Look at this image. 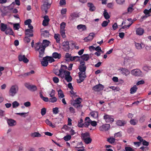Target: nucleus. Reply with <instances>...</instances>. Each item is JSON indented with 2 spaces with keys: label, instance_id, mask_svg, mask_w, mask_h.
I'll list each match as a JSON object with an SVG mask.
<instances>
[{
  "label": "nucleus",
  "instance_id": "obj_4",
  "mask_svg": "<svg viewBox=\"0 0 151 151\" xmlns=\"http://www.w3.org/2000/svg\"><path fill=\"white\" fill-rule=\"evenodd\" d=\"M85 62L84 61L81 60L80 63V65L78 67L80 72L79 73H86V66L85 65Z\"/></svg>",
  "mask_w": 151,
  "mask_h": 151
},
{
  "label": "nucleus",
  "instance_id": "obj_53",
  "mask_svg": "<svg viewBox=\"0 0 151 151\" xmlns=\"http://www.w3.org/2000/svg\"><path fill=\"white\" fill-rule=\"evenodd\" d=\"M49 35V32L47 30H45L43 32V33L42 34V36L46 37H48Z\"/></svg>",
  "mask_w": 151,
  "mask_h": 151
},
{
  "label": "nucleus",
  "instance_id": "obj_61",
  "mask_svg": "<svg viewBox=\"0 0 151 151\" xmlns=\"http://www.w3.org/2000/svg\"><path fill=\"white\" fill-rule=\"evenodd\" d=\"M29 37L26 36L24 39V41L25 42L28 43L30 42L31 39L29 38Z\"/></svg>",
  "mask_w": 151,
  "mask_h": 151
},
{
  "label": "nucleus",
  "instance_id": "obj_59",
  "mask_svg": "<svg viewBox=\"0 0 151 151\" xmlns=\"http://www.w3.org/2000/svg\"><path fill=\"white\" fill-rule=\"evenodd\" d=\"M46 109L45 108H42L41 109V113L42 116H44L46 114Z\"/></svg>",
  "mask_w": 151,
  "mask_h": 151
},
{
  "label": "nucleus",
  "instance_id": "obj_57",
  "mask_svg": "<svg viewBox=\"0 0 151 151\" xmlns=\"http://www.w3.org/2000/svg\"><path fill=\"white\" fill-rule=\"evenodd\" d=\"M73 106L78 109H79L82 107V106L80 104H73Z\"/></svg>",
  "mask_w": 151,
  "mask_h": 151
},
{
  "label": "nucleus",
  "instance_id": "obj_40",
  "mask_svg": "<svg viewBox=\"0 0 151 151\" xmlns=\"http://www.w3.org/2000/svg\"><path fill=\"white\" fill-rule=\"evenodd\" d=\"M83 122V120L81 119L78 122V126L79 127H83V123H82Z\"/></svg>",
  "mask_w": 151,
  "mask_h": 151
},
{
  "label": "nucleus",
  "instance_id": "obj_27",
  "mask_svg": "<svg viewBox=\"0 0 151 151\" xmlns=\"http://www.w3.org/2000/svg\"><path fill=\"white\" fill-rule=\"evenodd\" d=\"M7 123L9 125L11 126H13L16 124L15 121L11 119H8L7 121Z\"/></svg>",
  "mask_w": 151,
  "mask_h": 151
},
{
  "label": "nucleus",
  "instance_id": "obj_49",
  "mask_svg": "<svg viewBox=\"0 0 151 151\" xmlns=\"http://www.w3.org/2000/svg\"><path fill=\"white\" fill-rule=\"evenodd\" d=\"M45 122L50 126L51 127H54V125L52 124V123L48 119H46L45 121Z\"/></svg>",
  "mask_w": 151,
  "mask_h": 151
},
{
  "label": "nucleus",
  "instance_id": "obj_24",
  "mask_svg": "<svg viewBox=\"0 0 151 151\" xmlns=\"http://www.w3.org/2000/svg\"><path fill=\"white\" fill-rule=\"evenodd\" d=\"M5 33L6 35H9L14 36V34L11 28H7L5 31Z\"/></svg>",
  "mask_w": 151,
  "mask_h": 151
},
{
  "label": "nucleus",
  "instance_id": "obj_39",
  "mask_svg": "<svg viewBox=\"0 0 151 151\" xmlns=\"http://www.w3.org/2000/svg\"><path fill=\"white\" fill-rule=\"evenodd\" d=\"M135 45L136 48L138 50H141L142 49V46L141 44L135 42Z\"/></svg>",
  "mask_w": 151,
  "mask_h": 151
},
{
  "label": "nucleus",
  "instance_id": "obj_64",
  "mask_svg": "<svg viewBox=\"0 0 151 151\" xmlns=\"http://www.w3.org/2000/svg\"><path fill=\"white\" fill-rule=\"evenodd\" d=\"M32 22V21L30 19H28L26 20L24 22V24L25 25H28L30 24Z\"/></svg>",
  "mask_w": 151,
  "mask_h": 151
},
{
  "label": "nucleus",
  "instance_id": "obj_43",
  "mask_svg": "<svg viewBox=\"0 0 151 151\" xmlns=\"http://www.w3.org/2000/svg\"><path fill=\"white\" fill-rule=\"evenodd\" d=\"M58 95L59 97L63 98L64 97V95L63 93V92L60 89L58 91Z\"/></svg>",
  "mask_w": 151,
  "mask_h": 151
},
{
  "label": "nucleus",
  "instance_id": "obj_23",
  "mask_svg": "<svg viewBox=\"0 0 151 151\" xmlns=\"http://www.w3.org/2000/svg\"><path fill=\"white\" fill-rule=\"evenodd\" d=\"M79 17L78 15L76 13L74 12L70 14V16L69 17V19L70 20H73L75 18L78 17Z\"/></svg>",
  "mask_w": 151,
  "mask_h": 151
},
{
  "label": "nucleus",
  "instance_id": "obj_14",
  "mask_svg": "<svg viewBox=\"0 0 151 151\" xmlns=\"http://www.w3.org/2000/svg\"><path fill=\"white\" fill-rule=\"evenodd\" d=\"M91 119L88 117H86L85 119V122L83 123V127H88V126L90 124Z\"/></svg>",
  "mask_w": 151,
  "mask_h": 151
},
{
  "label": "nucleus",
  "instance_id": "obj_22",
  "mask_svg": "<svg viewBox=\"0 0 151 151\" xmlns=\"http://www.w3.org/2000/svg\"><path fill=\"white\" fill-rule=\"evenodd\" d=\"M80 58H81L82 60V61H88L89 59V55L88 54H84L83 55L80 56Z\"/></svg>",
  "mask_w": 151,
  "mask_h": 151
},
{
  "label": "nucleus",
  "instance_id": "obj_21",
  "mask_svg": "<svg viewBox=\"0 0 151 151\" xmlns=\"http://www.w3.org/2000/svg\"><path fill=\"white\" fill-rule=\"evenodd\" d=\"M41 63L44 66L46 67L48 65V61L46 56L43 58V60L41 62Z\"/></svg>",
  "mask_w": 151,
  "mask_h": 151
},
{
  "label": "nucleus",
  "instance_id": "obj_48",
  "mask_svg": "<svg viewBox=\"0 0 151 151\" xmlns=\"http://www.w3.org/2000/svg\"><path fill=\"white\" fill-rule=\"evenodd\" d=\"M46 57L47 58L48 61H49L50 63H52L55 61V60L53 59V57H52L48 56H46Z\"/></svg>",
  "mask_w": 151,
  "mask_h": 151
},
{
  "label": "nucleus",
  "instance_id": "obj_13",
  "mask_svg": "<svg viewBox=\"0 0 151 151\" xmlns=\"http://www.w3.org/2000/svg\"><path fill=\"white\" fill-rule=\"evenodd\" d=\"M19 60L20 61H23L25 63L28 62L29 60L27 58H26L25 55H19L18 56Z\"/></svg>",
  "mask_w": 151,
  "mask_h": 151
},
{
  "label": "nucleus",
  "instance_id": "obj_51",
  "mask_svg": "<svg viewBox=\"0 0 151 151\" xmlns=\"http://www.w3.org/2000/svg\"><path fill=\"white\" fill-rule=\"evenodd\" d=\"M71 55L69 53H66L65 54V60L67 61L68 60V58H69L70 57Z\"/></svg>",
  "mask_w": 151,
  "mask_h": 151
},
{
  "label": "nucleus",
  "instance_id": "obj_47",
  "mask_svg": "<svg viewBox=\"0 0 151 151\" xmlns=\"http://www.w3.org/2000/svg\"><path fill=\"white\" fill-rule=\"evenodd\" d=\"M20 27V25L19 23H16L13 24L14 29L15 30H18Z\"/></svg>",
  "mask_w": 151,
  "mask_h": 151
},
{
  "label": "nucleus",
  "instance_id": "obj_3",
  "mask_svg": "<svg viewBox=\"0 0 151 151\" xmlns=\"http://www.w3.org/2000/svg\"><path fill=\"white\" fill-rule=\"evenodd\" d=\"M19 90V87L17 85L12 86L9 91V96H14L17 93Z\"/></svg>",
  "mask_w": 151,
  "mask_h": 151
},
{
  "label": "nucleus",
  "instance_id": "obj_41",
  "mask_svg": "<svg viewBox=\"0 0 151 151\" xmlns=\"http://www.w3.org/2000/svg\"><path fill=\"white\" fill-rule=\"evenodd\" d=\"M90 114L91 116L94 118L97 117L98 116V113L97 112H91Z\"/></svg>",
  "mask_w": 151,
  "mask_h": 151
},
{
  "label": "nucleus",
  "instance_id": "obj_32",
  "mask_svg": "<svg viewBox=\"0 0 151 151\" xmlns=\"http://www.w3.org/2000/svg\"><path fill=\"white\" fill-rule=\"evenodd\" d=\"M126 122L124 121L118 120L116 122V124L119 126H124Z\"/></svg>",
  "mask_w": 151,
  "mask_h": 151
},
{
  "label": "nucleus",
  "instance_id": "obj_62",
  "mask_svg": "<svg viewBox=\"0 0 151 151\" xmlns=\"http://www.w3.org/2000/svg\"><path fill=\"white\" fill-rule=\"evenodd\" d=\"M146 116L145 115H143L140 118L139 121L141 123L144 122Z\"/></svg>",
  "mask_w": 151,
  "mask_h": 151
},
{
  "label": "nucleus",
  "instance_id": "obj_33",
  "mask_svg": "<svg viewBox=\"0 0 151 151\" xmlns=\"http://www.w3.org/2000/svg\"><path fill=\"white\" fill-rule=\"evenodd\" d=\"M137 89V87L136 85H134L130 89V93L133 94L135 93Z\"/></svg>",
  "mask_w": 151,
  "mask_h": 151
},
{
  "label": "nucleus",
  "instance_id": "obj_5",
  "mask_svg": "<svg viewBox=\"0 0 151 151\" xmlns=\"http://www.w3.org/2000/svg\"><path fill=\"white\" fill-rule=\"evenodd\" d=\"M24 86L28 90L31 91H35L37 90V88L36 86L30 85L29 83H25Z\"/></svg>",
  "mask_w": 151,
  "mask_h": 151
},
{
  "label": "nucleus",
  "instance_id": "obj_16",
  "mask_svg": "<svg viewBox=\"0 0 151 151\" xmlns=\"http://www.w3.org/2000/svg\"><path fill=\"white\" fill-rule=\"evenodd\" d=\"M33 32L32 29H27L25 30V34L28 37H32L33 36Z\"/></svg>",
  "mask_w": 151,
  "mask_h": 151
},
{
  "label": "nucleus",
  "instance_id": "obj_38",
  "mask_svg": "<svg viewBox=\"0 0 151 151\" xmlns=\"http://www.w3.org/2000/svg\"><path fill=\"white\" fill-rule=\"evenodd\" d=\"M104 16L106 19H107L110 18V16L106 10H104Z\"/></svg>",
  "mask_w": 151,
  "mask_h": 151
},
{
  "label": "nucleus",
  "instance_id": "obj_7",
  "mask_svg": "<svg viewBox=\"0 0 151 151\" xmlns=\"http://www.w3.org/2000/svg\"><path fill=\"white\" fill-rule=\"evenodd\" d=\"M131 73L137 76H140L142 75V72L139 69H134L132 70Z\"/></svg>",
  "mask_w": 151,
  "mask_h": 151
},
{
  "label": "nucleus",
  "instance_id": "obj_30",
  "mask_svg": "<svg viewBox=\"0 0 151 151\" xmlns=\"http://www.w3.org/2000/svg\"><path fill=\"white\" fill-rule=\"evenodd\" d=\"M52 56L53 58L55 59H60L61 57V54L57 52H54L52 53Z\"/></svg>",
  "mask_w": 151,
  "mask_h": 151
},
{
  "label": "nucleus",
  "instance_id": "obj_63",
  "mask_svg": "<svg viewBox=\"0 0 151 151\" xmlns=\"http://www.w3.org/2000/svg\"><path fill=\"white\" fill-rule=\"evenodd\" d=\"M52 80L53 82L55 83H58L59 82L58 78L56 77H54L53 78Z\"/></svg>",
  "mask_w": 151,
  "mask_h": 151
},
{
  "label": "nucleus",
  "instance_id": "obj_6",
  "mask_svg": "<svg viewBox=\"0 0 151 151\" xmlns=\"http://www.w3.org/2000/svg\"><path fill=\"white\" fill-rule=\"evenodd\" d=\"M78 74L79 79L77 80V82L78 83H80L84 81L86 76V73H79Z\"/></svg>",
  "mask_w": 151,
  "mask_h": 151
},
{
  "label": "nucleus",
  "instance_id": "obj_45",
  "mask_svg": "<svg viewBox=\"0 0 151 151\" xmlns=\"http://www.w3.org/2000/svg\"><path fill=\"white\" fill-rule=\"evenodd\" d=\"M73 61H75L76 62L78 61L80 62V61L82 60H80V56H73Z\"/></svg>",
  "mask_w": 151,
  "mask_h": 151
},
{
  "label": "nucleus",
  "instance_id": "obj_60",
  "mask_svg": "<svg viewBox=\"0 0 151 151\" xmlns=\"http://www.w3.org/2000/svg\"><path fill=\"white\" fill-rule=\"evenodd\" d=\"M52 111L54 114H57L59 112L58 108V107L53 108L52 109Z\"/></svg>",
  "mask_w": 151,
  "mask_h": 151
},
{
  "label": "nucleus",
  "instance_id": "obj_55",
  "mask_svg": "<svg viewBox=\"0 0 151 151\" xmlns=\"http://www.w3.org/2000/svg\"><path fill=\"white\" fill-rule=\"evenodd\" d=\"M122 136V133L121 132H119L115 133L114 134V137L116 138L117 137H120Z\"/></svg>",
  "mask_w": 151,
  "mask_h": 151
},
{
  "label": "nucleus",
  "instance_id": "obj_54",
  "mask_svg": "<svg viewBox=\"0 0 151 151\" xmlns=\"http://www.w3.org/2000/svg\"><path fill=\"white\" fill-rule=\"evenodd\" d=\"M65 25L66 24L65 22L61 23L60 25V30H65Z\"/></svg>",
  "mask_w": 151,
  "mask_h": 151
},
{
  "label": "nucleus",
  "instance_id": "obj_26",
  "mask_svg": "<svg viewBox=\"0 0 151 151\" xmlns=\"http://www.w3.org/2000/svg\"><path fill=\"white\" fill-rule=\"evenodd\" d=\"M9 9H7L6 7H4L3 9L1 11L3 16H5L8 14L9 13Z\"/></svg>",
  "mask_w": 151,
  "mask_h": 151
},
{
  "label": "nucleus",
  "instance_id": "obj_52",
  "mask_svg": "<svg viewBox=\"0 0 151 151\" xmlns=\"http://www.w3.org/2000/svg\"><path fill=\"white\" fill-rule=\"evenodd\" d=\"M57 101V99L55 97H52L49 99V101L52 103L56 102Z\"/></svg>",
  "mask_w": 151,
  "mask_h": 151
},
{
  "label": "nucleus",
  "instance_id": "obj_29",
  "mask_svg": "<svg viewBox=\"0 0 151 151\" xmlns=\"http://www.w3.org/2000/svg\"><path fill=\"white\" fill-rule=\"evenodd\" d=\"M90 137V134L88 132H86L85 133L81 134V138L82 140Z\"/></svg>",
  "mask_w": 151,
  "mask_h": 151
},
{
  "label": "nucleus",
  "instance_id": "obj_19",
  "mask_svg": "<svg viewBox=\"0 0 151 151\" xmlns=\"http://www.w3.org/2000/svg\"><path fill=\"white\" fill-rule=\"evenodd\" d=\"M136 32L137 35H141L144 33V30L142 28L139 27L137 29Z\"/></svg>",
  "mask_w": 151,
  "mask_h": 151
},
{
  "label": "nucleus",
  "instance_id": "obj_8",
  "mask_svg": "<svg viewBox=\"0 0 151 151\" xmlns=\"http://www.w3.org/2000/svg\"><path fill=\"white\" fill-rule=\"evenodd\" d=\"M65 78L68 82H71L72 79L71 76H70V72L69 71H65Z\"/></svg>",
  "mask_w": 151,
  "mask_h": 151
},
{
  "label": "nucleus",
  "instance_id": "obj_36",
  "mask_svg": "<svg viewBox=\"0 0 151 151\" xmlns=\"http://www.w3.org/2000/svg\"><path fill=\"white\" fill-rule=\"evenodd\" d=\"M115 140V138H113L112 137H110L109 138H108L107 139V141L111 144L114 143Z\"/></svg>",
  "mask_w": 151,
  "mask_h": 151
},
{
  "label": "nucleus",
  "instance_id": "obj_1",
  "mask_svg": "<svg viewBox=\"0 0 151 151\" xmlns=\"http://www.w3.org/2000/svg\"><path fill=\"white\" fill-rule=\"evenodd\" d=\"M35 50L38 51L39 53V57L42 58L45 53V48L42 43L38 42L36 43L35 47Z\"/></svg>",
  "mask_w": 151,
  "mask_h": 151
},
{
  "label": "nucleus",
  "instance_id": "obj_50",
  "mask_svg": "<svg viewBox=\"0 0 151 151\" xmlns=\"http://www.w3.org/2000/svg\"><path fill=\"white\" fill-rule=\"evenodd\" d=\"M60 33L61 36L63 38L65 37L66 36L65 30H60Z\"/></svg>",
  "mask_w": 151,
  "mask_h": 151
},
{
  "label": "nucleus",
  "instance_id": "obj_44",
  "mask_svg": "<svg viewBox=\"0 0 151 151\" xmlns=\"http://www.w3.org/2000/svg\"><path fill=\"white\" fill-rule=\"evenodd\" d=\"M54 37L55 39L56 40L57 42L59 43L60 42V39L59 35L58 34H55Z\"/></svg>",
  "mask_w": 151,
  "mask_h": 151
},
{
  "label": "nucleus",
  "instance_id": "obj_42",
  "mask_svg": "<svg viewBox=\"0 0 151 151\" xmlns=\"http://www.w3.org/2000/svg\"><path fill=\"white\" fill-rule=\"evenodd\" d=\"M31 136L33 137H40L41 135L38 132H35L32 133L31 134Z\"/></svg>",
  "mask_w": 151,
  "mask_h": 151
},
{
  "label": "nucleus",
  "instance_id": "obj_10",
  "mask_svg": "<svg viewBox=\"0 0 151 151\" xmlns=\"http://www.w3.org/2000/svg\"><path fill=\"white\" fill-rule=\"evenodd\" d=\"M104 88V86L99 83L93 86V87L92 89L95 91H99L102 90Z\"/></svg>",
  "mask_w": 151,
  "mask_h": 151
},
{
  "label": "nucleus",
  "instance_id": "obj_34",
  "mask_svg": "<svg viewBox=\"0 0 151 151\" xmlns=\"http://www.w3.org/2000/svg\"><path fill=\"white\" fill-rule=\"evenodd\" d=\"M50 43V42L49 41L46 40H43L42 43V45H43L44 47L46 48V47L49 45Z\"/></svg>",
  "mask_w": 151,
  "mask_h": 151
},
{
  "label": "nucleus",
  "instance_id": "obj_28",
  "mask_svg": "<svg viewBox=\"0 0 151 151\" xmlns=\"http://www.w3.org/2000/svg\"><path fill=\"white\" fill-rule=\"evenodd\" d=\"M122 72V74L123 75L127 76L129 74L130 71L127 69L125 68H122L121 70Z\"/></svg>",
  "mask_w": 151,
  "mask_h": 151
},
{
  "label": "nucleus",
  "instance_id": "obj_12",
  "mask_svg": "<svg viewBox=\"0 0 151 151\" xmlns=\"http://www.w3.org/2000/svg\"><path fill=\"white\" fill-rule=\"evenodd\" d=\"M110 127L109 124H104L100 127L99 129L101 131H106L109 129Z\"/></svg>",
  "mask_w": 151,
  "mask_h": 151
},
{
  "label": "nucleus",
  "instance_id": "obj_46",
  "mask_svg": "<svg viewBox=\"0 0 151 151\" xmlns=\"http://www.w3.org/2000/svg\"><path fill=\"white\" fill-rule=\"evenodd\" d=\"M19 105V104L17 101H14L12 103V106L14 108H16Z\"/></svg>",
  "mask_w": 151,
  "mask_h": 151
},
{
  "label": "nucleus",
  "instance_id": "obj_35",
  "mask_svg": "<svg viewBox=\"0 0 151 151\" xmlns=\"http://www.w3.org/2000/svg\"><path fill=\"white\" fill-rule=\"evenodd\" d=\"M85 143L87 144L91 143L92 141V139L90 138V137L84 139L83 140Z\"/></svg>",
  "mask_w": 151,
  "mask_h": 151
},
{
  "label": "nucleus",
  "instance_id": "obj_2",
  "mask_svg": "<svg viewBox=\"0 0 151 151\" xmlns=\"http://www.w3.org/2000/svg\"><path fill=\"white\" fill-rule=\"evenodd\" d=\"M52 2V0H45L43 4L41 6L42 11H44L46 14L47 12L48 9L50 7Z\"/></svg>",
  "mask_w": 151,
  "mask_h": 151
},
{
  "label": "nucleus",
  "instance_id": "obj_31",
  "mask_svg": "<svg viewBox=\"0 0 151 151\" xmlns=\"http://www.w3.org/2000/svg\"><path fill=\"white\" fill-rule=\"evenodd\" d=\"M0 25V29L1 31L2 32H5L7 29V25L3 23H1Z\"/></svg>",
  "mask_w": 151,
  "mask_h": 151
},
{
  "label": "nucleus",
  "instance_id": "obj_9",
  "mask_svg": "<svg viewBox=\"0 0 151 151\" xmlns=\"http://www.w3.org/2000/svg\"><path fill=\"white\" fill-rule=\"evenodd\" d=\"M63 49L66 52H68L70 48L69 42L68 41L64 42L62 43Z\"/></svg>",
  "mask_w": 151,
  "mask_h": 151
},
{
  "label": "nucleus",
  "instance_id": "obj_56",
  "mask_svg": "<svg viewBox=\"0 0 151 151\" xmlns=\"http://www.w3.org/2000/svg\"><path fill=\"white\" fill-rule=\"evenodd\" d=\"M125 151H136L134 149L129 147H126L125 148Z\"/></svg>",
  "mask_w": 151,
  "mask_h": 151
},
{
  "label": "nucleus",
  "instance_id": "obj_37",
  "mask_svg": "<svg viewBox=\"0 0 151 151\" xmlns=\"http://www.w3.org/2000/svg\"><path fill=\"white\" fill-rule=\"evenodd\" d=\"M82 101V99L80 98H78L75 99L73 104H80Z\"/></svg>",
  "mask_w": 151,
  "mask_h": 151
},
{
  "label": "nucleus",
  "instance_id": "obj_20",
  "mask_svg": "<svg viewBox=\"0 0 151 151\" xmlns=\"http://www.w3.org/2000/svg\"><path fill=\"white\" fill-rule=\"evenodd\" d=\"M87 5L89 8V10L90 11L93 12L96 10V7L94 5L91 3H88Z\"/></svg>",
  "mask_w": 151,
  "mask_h": 151
},
{
  "label": "nucleus",
  "instance_id": "obj_58",
  "mask_svg": "<svg viewBox=\"0 0 151 151\" xmlns=\"http://www.w3.org/2000/svg\"><path fill=\"white\" fill-rule=\"evenodd\" d=\"M71 136L68 135L65 136L63 138V139L65 141H68L70 140L71 139Z\"/></svg>",
  "mask_w": 151,
  "mask_h": 151
},
{
  "label": "nucleus",
  "instance_id": "obj_17",
  "mask_svg": "<svg viewBox=\"0 0 151 151\" xmlns=\"http://www.w3.org/2000/svg\"><path fill=\"white\" fill-rule=\"evenodd\" d=\"M34 71L33 70H31L30 71L24 73L23 74L20 75H19L18 76L19 77H20L21 78H25L27 76H29L32 74H34Z\"/></svg>",
  "mask_w": 151,
  "mask_h": 151
},
{
  "label": "nucleus",
  "instance_id": "obj_25",
  "mask_svg": "<svg viewBox=\"0 0 151 151\" xmlns=\"http://www.w3.org/2000/svg\"><path fill=\"white\" fill-rule=\"evenodd\" d=\"M58 71H59V73H60L59 75H61L62 76V78H64L65 77V71H67L64 70L63 67H62L61 65L60 68Z\"/></svg>",
  "mask_w": 151,
  "mask_h": 151
},
{
  "label": "nucleus",
  "instance_id": "obj_15",
  "mask_svg": "<svg viewBox=\"0 0 151 151\" xmlns=\"http://www.w3.org/2000/svg\"><path fill=\"white\" fill-rule=\"evenodd\" d=\"M44 20L42 21V25L44 26H47L50 21L48 16L45 15L44 17Z\"/></svg>",
  "mask_w": 151,
  "mask_h": 151
},
{
  "label": "nucleus",
  "instance_id": "obj_11",
  "mask_svg": "<svg viewBox=\"0 0 151 151\" xmlns=\"http://www.w3.org/2000/svg\"><path fill=\"white\" fill-rule=\"evenodd\" d=\"M104 118L106 122H112L114 121V119L111 115L106 114H105Z\"/></svg>",
  "mask_w": 151,
  "mask_h": 151
},
{
  "label": "nucleus",
  "instance_id": "obj_18",
  "mask_svg": "<svg viewBox=\"0 0 151 151\" xmlns=\"http://www.w3.org/2000/svg\"><path fill=\"white\" fill-rule=\"evenodd\" d=\"M77 28L80 32L85 31L87 29V27L85 25L82 24L78 25Z\"/></svg>",
  "mask_w": 151,
  "mask_h": 151
}]
</instances>
